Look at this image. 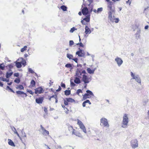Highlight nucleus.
I'll use <instances>...</instances> for the list:
<instances>
[{"mask_svg":"<svg viewBox=\"0 0 149 149\" xmlns=\"http://www.w3.org/2000/svg\"><path fill=\"white\" fill-rule=\"evenodd\" d=\"M8 66L10 68H12L13 67V65L11 64L9 65Z\"/></svg>","mask_w":149,"mask_h":149,"instance_id":"obj_58","label":"nucleus"},{"mask_svg":"<svg viewBox=\"0 0 149 149\" xmlns=\"http://www.w3.org/2000/svg\"><path fill=\"white\" fill-rule=\"evenodd\" d=\"M8 144L9 145L14 147L15 146V145L12 140L10 139H8Z\"/></svg>","mask_w":149,"mask_h":149,"instance_id":"obj_25","label":"nucleus"},{"mask_svg":"<svg viewBox=\"0 0 149 149\" xmlns=\"http://www.w3.org/2000/svg\"><path fill=\"white\" fill-rule=\"evenodd\" d=\"M71 86L72 87H74L75 86V84L73 82L71 81L70 82Z\"/></svg>","mask_w":149,"mask_h":149,"instance_id":"obj_44","label":"nucleus"},{"mask_svg":"<svg viewBox=\"0 0 149 149\" xmlns=\"http://www.w3.org/2000/svg\"><path fill=\"white\" fill-rule=\"evenodd\" d=\"M89 96L90 95H89V94L88 93H86L83 96V100H85L87 98H89Z\"/></svg>","mask_w":149,"mask_h":149,"instance_id":"obj_26","label":"nucleus"},{"mask_svg":"<svg viewBox=\"0 0 149 149\" xmlns=\"http://www.w3.org/2000/svg\"><path fill=\"white\" fill-rule=\"evenodd\" d=\"M148 115L149 116V110L148 111Z\"/></svg>","mask_w":149,"mask_h":149,"instance_id":"obj_64","label":"nucleus"},{"mask_svg":"<svg viewBox=\"0 0 149 149\" xmlns=\"http://www.w3.org/2000/svg\"><path fill=\"white\" fill-rule=\"evenodd\" d=\"M76 54L78 55L79 57H84L85 56V53L84 51L80 49L76 52Z\"/></svg>","mask_w":149,"mask_h":149,"instance_id":"obj_14","label":"nucleus"},{"mask_svg":"<svg viewBox=\"0 0 149 149\" xmlns=\"http://www.w3.org/2000/svg\"><path fill=\"white\" fill-rule=\"evenodd\" d=\"M26 91L27 92L31 94L32 95H33L34 93L31 90H29L28 89H27Z\"/></svg>","mask_w":149,"mask_h":149,"instance_id":"obj_43","label":"nucleus"},{"mask_svg":"<svg viewBox=\"0 0 149 149\" xmlns=\"http://www.w3.org/2000/svg\"><path fill=\"white\" fill-rule=\"evenodd\" d=\"M78 14L79 15H81V12H79L78 13Z\"/></svg>","mask_w":149,"mask_h":149,"instance_id":"obj_59","label":"nucleus"},{"mask_svg":"<svg viewBox=\"0 0 149 149\" xmlns=\"http://www.w3.org/2000/svg\"><path fill=\"white\" fill-rule=\"evenodd\" d=\"M90 14H88L86 17L83 19L81 21V23L83 25H86L87 24V23L86 22H90Z\"/></svg>","mask_w":149,"mask_h":149,"instance_id":"obj_6","label":"nucleus"},{"mask_svg":"<svg viewBox=\"0 0 149 149\" xmlns=\"http://www.w3.org/2000/svg\"><path fill=\"white\" fill-rule=\"evenodd\" d=\"M24 56L25 57H26L28 56V55L27 54H24Z\"/></svg>","mask_w":149,"mask_h":149,"instance_id":"obj_57","label":"nucleus"},{"mask_svg":"<svg viewBox=\"0 0 149 149\" xmlns=\"http://www.w3.org/2000/svg\"><path fill=\"white\" fill-rule=\"evenodd\" d=\"M128 123V118L127 114L125 113L123 117L122 127L123 128L127 127Z\"/></svg>","mask_w":149,"mask_h":149,"instance_id":"obj_3","label":"nucleus"},{"mask_svg":"<svg viewBox=\"0 0 149 149\" xmlns=\"http://www.w3.org/2000/svg\"><path fill=\"white\" fill-rule=\"evenodd\" d=\"M0 86H3V84L1 81H0Z\"/></svg>","mask_w":149,"mask_h":149,"instance_id":"obj_55","label":"nucleus"},{"mask_svg":"<svg viewBox=\"0 0 149 149\" xmlns=\"http://www.w3.org/2000/svg\"><path fill=\"white\" fill-rule=\"evenodd\" d=\"M61 87L60 86H59L58 89L57 90H56V91L57 92H58V91H61Z\"/></svg>","mask_w":149,"mask_h":149,"instance_id":"obj_52","label":"nucleus"},{"mask_svg":"<svg viewBox=\"0 0 149 149\" xmlns=\"http://www.w3.org/2000/svg\"><path fill=\"white\" fill-rule=\"evenodd\" d=\"M61 8L64 11L67 10V7L64 5L62 6H61Z\"/></svg>","mask_w":149,"mask_h":149,"instance_id":"obj_34","label":"nucleus"},{"mask_svg":"<svg viewBox=\"0 0 149 149\" xmlns=\"http://www.w3.org/2000/svg\"><path fill=\"white\" fill-rule=\"evenodd\" d=\"M148 28V25L146 26L145 27V29H147Z\"/></svg>","mask_w":149,"mask_h":149,"instance_id":"obj_56","label":"nucleus"},{"mask_svg":"<svg viewBox=\"0 0 149 149\" xmlns=\"http://www.w3.org/2000/svg\"><path fill=\"white\" fill-rule=\"evenodd\" d=\"M74 42L73 40H70L69 41V45L70 46H72L74 44Z\"/></svg>","mask_w":149,"mask_h":149,"instance_id":"obj_46","label":"nucleus"},{"mask_svg":"<svg viewBox=\"0 0 149 149\" xmlns=\"http://www.w3.org/2000/svg\"><path fill=\"white\" fill-rule=\"evenodd\" d=\"M61 86L62 87L64 88H65V84L63 83H61Z\"/></svg>","mask_w":149,"mask_h":149,"instance_id":"obj_51","label":"nucleus"},{"mask_svg":"<svg viewBox=\"0 0 149 149\" xmlns=\"http://www.w3.org/2000/svg\"><path fill=\"white\" fill-rule=\"evenodd\" d=\"M108 18L112 22H114L116 23H117L119 21V19L118 18H113L112 17L111 13H109V15H108Z\"/></svg>","mask_w":149,"mask_h":149,"instance_id":"obj_10","label":"nucleus"},{"mask_svg":"<svg viewBox=\"0 0 149 149\" xmlns=\"http://www.w3.org/2000/svg\"><path fill=\"white\" fill-rule=\"evenodd\" d=\"M16 66L18 68H20L22 67L21 63L17 62L16 64Z\"/></svg>","mask_w":149,"mask_h":149,"instance_id":"obj_32","label":"nucleus"},{"mask_svg":"<svg viewBox=\"0 0 149 149\" xmlns=\"http://www.w3.org/2000/svg\"><path fill=\"white\" fill-rule=\"evenodd\" d=\"M88 104L91 105V103L89 100H87L84 101L82 103V106L83 107H85Z\"/></svg>","mask_w":149,"mask_h":149,"instance_id":"obj_21","label":"nucleus"},{"mask_svg":"<svg viewBox=\"0 0 149 149\" xmlns=\"http://www.w3.org/2000/svg\"><path fill=\"white\" fill-rule=\"evenodd\" d=\"M93 11L95 13H97V10H93Z\"/></svg>","mask_w":149,"mask_h":149,"instance_id":"obj_62","label":"nucleus"},{"mask_svg":"<svg viewBox=\"0 0 149 149\" xmlns=\"http://www.w3.org/2000/svg\"><path fill=\"white\" fill-rule=\"evenodd\" d=\"M72 60H73L76 63H77L78 61V59L77 58H73Z\"/></svg>","mask_w":149,"mask_h":149,"instance_id":"obj_53","label":"nucleus"},{"mask_svg":"<svg viewBox=\"0 0 149 149\" xmlns=\"http://www.w3.org/2000/svg\"><path fill=\"white\" fill-rule=\"evenodd\" d=\"M21 63L24 65V66H25L26 65V62L25 60L22 61Z\"/></svg>","mask_w":149,"mask_h":149,"instance_id":"obj_48","label":"nucleus"},{"mask_svg":"<svg viewBox=\"0 0 149 149\" xmlns=\"http://www.w3.org/2000/svg\"><path fill=\"white\" fill-rule=\"evenodd\" d=\"M27 46H24V47L21 48V52H23L24 51H25L26 50H27Z\"/></svg>","mask_w":149,"mask_h":149,"instance_id":"obj_31","label":"nucleus"},{"mask_svg":"<svg viewBox=\"0 0 149 149\" xmlns=\"http://www.w3.org/2000/svg\"><path fill=\"white\" fill-rule=\"evenodd\" d=\"M131 76L132 77V79H135L138 83L141 84V80L140 78L138 76H135L132 72H131Z\"/></svg>","mask_w":149,"mask_h":149,"instance_id":"obj_13","label":"nucleus"},{"mask_svg":"<svg viewBox=\"0 0 149 149\" xmlns=\"http://www.w3.org/2000/svg\"><path fill=\"white\" fill-rule=\"evenodd\" d=\"M70 93V90H66L65 91V94L66 95H68Z\"/></svg>","mask_w":149,"mask_h":149,"instance_id":"obj_33","label":"nucleus"},{"mask_svg":"<svg viewBox=\"0 0 149 149\" xmlns=\"http://www.w3.org/2000/svg\"><path fill=\"white\" fill-rule=\"evenodd\" d=\"M85 29V33L86 34H89L91 33V30L87 26H86Z\"/></svg>","mask_w":149,"mask_h":149,"instance_id":"obj_20","label":"nucleus"},{"mask_svg":"<svg viewBox=\"0 0 149 149\" xmlns=\"http://www.w3.org/2000/svg\"><path fill=\"white\" fill-rule=\"evenodd\" d=\"M28 72L30 73L34 74L35 73V72L31 68H29L28 69Z\"/></svg>","mask_w":149,"mask_h":149,"instance_id":"obj_36","label":"nucleus"},{"mask_svg":"<svg viewBox=\"0 0 149 149\" xmlns=\"http://www.w3.org/2000/svg\"><path fill=\"white\" fill-rule=\"evenodd\" d=\"M77 45H79V46L82 47H84V45L81 42L80 43H78L77 44Z\"/></svg>","mask_w":149,"mask_h":149,"instance_id":"obj_47","label":"nucleus"},{"mask_svg":"<svg viewBox=\"0 0 149 149\" xmlns=\"http://www.w3.org/2000/svg\"><path fill=\"white\" fill-rule=\"evenodd\" d=\"M82 74H87L85 70H83L82 72H81L79 69H77L76 71L75 76L77 77L81 78Z\"/></svg>","mask_w":149,"mask_h":149,"instance_id":"obj_7","label":"nucleus"},{"mask_svg":"<svg viewBox=\"0 0 149 149\" xmlns=\"http://www.w3.org/2000/svg\"><path fill=\"white\" fill-rule=\"evenodd\" d=\"M74 81L75 83L77 84H79L81 83V81L79 78L77 77H75L74 80Z\"/></svg>","mask_w":149,"mask_h":149,"instance_id":"obj_23","label":"nucleus"},{"mask_svg":"<svg viewBox=\"0 0 149 149\" xmlns=\"http://www.w3.org/2000/svg\"><path fill=\"white\" fill-rule=\"evenodd\" d=\"M36 82L33 80H32L30 82V84L29 86L30 88L34 87L35 86Z\"/></svg>","mask_w":149,"mask_h":149,"instance_id":"obj_22","label":"nucleus"},{"mask_svg":"<svg viewBox=\"0 0 149 149\" xmlns=\"http://www.w3.org/2000/svg\"><path fill=\"white\" fill-rule=\"evenodd\" d=\"M52 98H54L55 100V103H57L58 102V97L57 95H53L52 96H48V99L49 101L51 100Z\"/></svg>","mask_w":149,"mask_h":149,"instance_id":"obj_19","label":"nucleus"},{"mask_svg":"<svg viewBox=\"0 0 149 149\" xmlns=\"http://www.w3.org/2000/svg\"><path fill=\"white\" fill-rule=\"evenodd\" d=\"M65 67L67 68H72V65L69 63H68L65 65Z\"/></svg>","mask_w":149,"mask_h":149,"instance_id":"obj_35","label":"nucleus"},{"mask_svg":"<svg viewBox=\"0 0 149 149\" xmlns=\"http://www.w3.org/2000/svg\"><path fill=\"white\" fill-rule=\"evenodd\" d=\"M115 60L116 62L119 66H120L122 64L123 62V61L122 60L118 57H117L115 59Z\"/></svg>","mask_w":149,"mask_h":149,"instance_id":"obj_18","label":"nucleus"},{"mask_svg":"<svg viewBox=\"0 0 149 149\" xmlns=\"http://www.w3.org/2000/svg\"><path fill=\"white\" fill-rule=\"evenodd\" d=\"M103 8H98L97 9V13H99L100 12H101L102 11Z\"/></svg>","mask_w":149,"mask_h":149,"instance_id":"obj_42","label":"nucleus"},{"mask_svg":"<svg viewBox=\"0 0 149 149\" xmlns=\"http://www.w3.org/2000/svg\"><path fill=\"white\" fill-rule=\"evenodd\" d=\"M68 129L70 133H72V134L74 135L80 137H83L81 131L80 130H76L74 129L72 126H69L68 127Z\"/></svg>","mask_w":149,"mask_h":149,"instance_id":"obj_2","label":"nucleus"},{"mask_svg":"<svg viewBox=\"0 0 149 149\" xmlns=\"http://www.w3.org/2000/svg\"><path fill=\"white\" fill-rule=\"evenodd\" d=\"M86 74H84L83 75L82 80L85 84H87L89 83L91 79Z\"/></svg>","mask_w":149,"mask_h":149,"instance_id":"obj_9","label":"nucleus"},{"mask_svg":"<svg viewBox=\"0 0 149 149\" xmlns=\"http://www.w3.org/2000/svg\"><path fill=\"white\" fill-rule=\"evenodd\" d=\"M126 3L127 4H128L130 5L131 3V0H128L127 1H126Z\"/></svg>","mask_w":149,"mask_h":149,"instance_id":"obj_50","label":"nucleus"},{"mask_svg":"<svg viewBox=\"0 0 149 149\" xmlns=\"http://www.w3.org/2000/svg\"><path fill=\"white\" fill-rule=\"evenodd\" d=\"M86 92L87 93L89 94V95H93V93L90 90H88L86 91Z\"/></svg>","mask_w":149,"mask_h":149,"instance_id":"obj_38","label":"nucleus"},{"mask_svg":"<svg viewBox=\"0 0 149 149\" xmlns=\"http://www.w3.org/2000/svg\"><path fill=\"white\" fill-rule=\"evenodd\" d=\"M82 93V90L80 89H78L77 91V95H79V93Z\"/></svg>","mask_w":149,"mask_h":149,"instance_id":"obj_40","label":"nucleus"},{"mask_svg":"<svg viewBox=\"0 0 149 149\" xmlns=\"http://www.w3.org/2000/svg\"><path fill=\"white\" fill-rule=\"evenodd\" d=\"M16 93L18 95H25V96L26 97L27 96V95H26V93L23 91H16Z\"/></svg>","mask_w":149,"mask_h":149,"instance_id":"obj_24","label":"nucleus"},{"mask_svg":"<svg viewBox=\"0 0 149 149\" xmlns=\"http://www.w3.org/2000/svg\"><path fill=\"white\" fill-rule=\"evenodd\" d=\"M7 88H8L9 89L11 92L13 93H15L14 91L12 89H11L9 86H7Z\"/></svg>","mask_w":149,"mask_h":149,"instance_id":"obj_49","label":"nucleus"},{"mask_svg":"<svg viewBox=\"0 0 149 149\" xmlns=\"http://www.w3.org/2000/svg\"><path fill=\"white\" fill-rule=\"evenodd\" d=\"M87 71L88 73L90 74H93L94 73V70H91L90 68H88L87 69Z\"/></svg>","mask_w":149,"mask_h":149,"instance_id":"obj_27","label":"nucleus"},{"mask_svg":"<svg viewBox=\"0 0 149 149\" xmlns=\"http://www.w3.org/2000/svg\"><path fill=\"white\" fill-rule=\"evenodd\" d=\"M64 102L63 104H62L61 106L63 108L65 112L67 114H68L70 110L68 107V105L70 103H72L75 102V100L72 98H66L63 99Z\"/></svg>","mask_w":149,"mask_h":149,"instance_id":"obj_1","label":"nucleus"},{"mask_svg":"<svg viewBox=\"0 0 149 149\" xmlns=\"http://www.w3.org/2000/svg\"><path fill=\"white\" fill-rule=\"evenodd\" d=\"M67 56L69 59H72L73 58V55L69 54H67Z\"/></svg>","mask_w":149,"mask_h":149,"instance_id":"obj_29","label":"nucleus"},{"mask_svg":"<svg viewBox=\"0 0 149 149\" xmlns=\"http://www.w3.org/2000/svg\"><path fill=\"white\" fill-rule=\"evenodd\" d=\"M14 82L17 83H19L20 82V80L19 78H16Z\"/></svg>","mask_w":149,"mask_h":149,"instance_id":"obj_41","label":"nucleus"},{"mask_svg":"<svg viewBox=\"0 0 149 149\" xmlns=\"http://www.w3.org/2000/svg\"><path fill=\"white\" fill-rule=\"evenodd\" d=\"M41 128L42 130V134L45 136L48 135L49 134V132L48 131L45 130L42 125H40Z\"/></svg>","mask_w":149,"mask_h":149,"instance_id":"obj_15","label":"nucleus"},{"mask_svg":"<svg viewBox=\"0 0 149 149\" xmlns=\"http://www.w3.org/2000/svg\"><path fill=\"white\" fill-rule=\"evenodd\" d=\"M44 99V97H39L36 99V102L38 104H42Z\"/></svg>","mask_w":149,"mask_h":149,"instance_id":"obj_16","label":"nucleus"},{"mask_svg":"<svg viewBox=\"0 0 149 149\" xmlns=\"http://www.w3.org/2000/svg\"><path fill=\"white\" fill-rule=\"evenodd\" d=\"M77 30V29L75 28L74 27H73L72 28H71L70 30V33H73L75 30Z\"/></svg>","mask_w":149,"mask_h":149,"instance_id":"obj_37","label":"nucleus"},{"mask_svg":"<svg viewBox=\"0 0 149 149\" xmlns=\"http://www.w3.org/2000/svg\"><path fill=\"white\" fill-rule=\"evenodd\" d=\"M35 93L36 94H40L43 93L44 90L41 87H39L35 89Z\"/></svg>","mask_w":149,"mask_h":149,"instance_id":"obj_11","label":"nucleus"},{"mask_svg":"<svg viewBox=\"0 0 149 149\" xmlns=\"http://www.w3.org/2000/svg\"><path fill=\"white\" fill-rule=\"evenodd\" d=\"M13 74V73L12 72L10 73L7 72L6 75V77L7 78H9Z\"/></svg>","mask_w":149,"mask_h":149,"instance_id":"obj_28","label":"nucleus"},{"mask_svg":"<svg viewBox=\"0 0 149 149\" xmlns=\"http://www.w3.org/2000/svg\"><path fill=\"white\" fill-rule=\"evenodd\" d=\"M15 131H14L15 133L17 134V136L19 137V134H18L17 132V131L15 130Z\"/></svg>","mask_w":149,"mask_h":149,"instance_id":"obj_54","label":"nucleus"},{"mask_svg":"<svg viewBox=\"0 0 149 149\" xmlns=\"http://www.w3.org/2000/svg\"><path fill=\"white\" fill-rule=\"evenodd\" d=\"M107 7L108 10H109L108 12V15H109L110 12L111 13V15H112V13L115 12V7L111 1L109 2Z\"/></svg>","mask_w":149,"mask_h":149,"instance_id":"obj_4","label":"nucleus"},{"mask_svg":"<svg viewBox=\"0 0 149 149\" xmlns=\"http://www.w3.org/2000/svg\"><path fill=\"white\" fill-rule=\"evenodd\" d=\"M131 146L133 148H135L138 146V141L137 140L134 139L131 141Z\"/></svg>","mask_w":149,"mask_h":149,"instance_id":"obj_12","label":"nucleus"},{"mask_svg":"<svg viewBox=\"0 0 149 149\" xmlns=\"http://www.w3.org/2000/svg\"><path fill=\"white\" fill-rule=\"evenodd\" d=\"M5 65L3 63H1L0 65V68L2 70L4 69Z\"/></svg>","mask_w":149,"mask_h":149,"instance_id":"obj_39","label":"nucleus"},{"mask_svg":"<svg viewBox=\"0 0 149 149\" xmlns=\"http://www.w3.org/2000/svg\"><path fill=\"white\" fill-rule=\"evenodd\" d=\"M15 76L16 77H17L18 76H19V74H15Z\"/></svg>","mask_w":149,"mask_h":149,"instance_id":"obj_60","label":"nucleus"},{"mask_svg":"<svg viewBox=\"0 0 149 149\" xmlns=\"http://www.w3.org/2000/svg\"><path fill=\"white\" fill-rule=\"evenodd\" d=\"M17 89H19L20 90H23L24 87L22 85H19L17 87H16Z\"/></svg>","mask_w":149,"mask_h":149,"instance_id":"obj_30","label":"nucleus"},{"mask_svg":"<svg viewBox=\"0 0 149 149\" xmlns=\"http://www.w3.org/2000/svg\"><path fill=\"white\" fill-rule=\"evenodd\" d=\"M113 2H116V1H119L120 0H112Z\"/></svg>","mask_w":149,"mask_h":149,"instance_id":"obj_61","label":"nucleus"},{"mask_svg":"<svg viewBox=\"0 0 149 149\" xmlns=\"http://www.w3.org/2000/svg\"><path fill=\"white\" fill-rule=\"evenodd\" d=\"M82 13L83 15H87L88 13V8L87 7H84L82 10Z\"/></svg>","mask_w":149,"mask_h":149,"instance_id":"obj_17","label":"nucleus"},{"mask_svg":"<svg viewBox=\"0 0 149 149\" xmlns=\"http://www.w3.org/2000/svg\"><path fill=\"white\" fill-rule=\"evenodd\" d=\"M101 125H104V127H109V125L108 124L107 119L105 118H102L100 119Z\"/></svg>","mask_w":149,"mask_h":149,"instance_id":"obj_8","label":"nucleus"},{"mask_svg":"<svg viewBox=\"0 0 149 149\" xmlns=\"http://www.w3.org/2000/svg\"><path fill=\"white\" fill-rule=\"evenodd\" d=\"M77 124L78 125L80 128L82 130L83 132L85 133H86L87 131L86 127L82 122L79 119H77Z\"/></svg>","mask_w":149,"mask_h":149,"instance_id":"obj_5","label":"nucleus"},{"mask_svg":"<svg viewBox=\"0 0 149 149\" xmlns=\"http://www.w3.org/2000/svg\"><path fill=\"white\" fill-rule=\"evenodd\" d=\"M44 110L46 113H47L48 110L47 107H45L44 108Z\"/></svg>","mask_w":149,"mask_h":149,"instance_id":"obj_45","label":"nucleus"},{"mask_svg":"<svg viewBox=\"0 0 149 149\" xmlns=\"http://www.w3.org/2000/svg\"><path fill=\"white\" fill-rule=\"evenodd\" d=\"M87 86V84H85V86H84V88H86V87Z\"/></svg>","mask_w":149,"mask_h":149,"instance_id":"obj_63","label":"nucleus"}]
</instances>
